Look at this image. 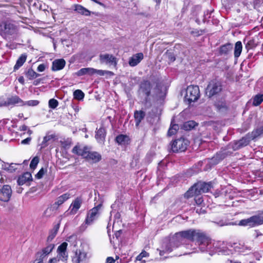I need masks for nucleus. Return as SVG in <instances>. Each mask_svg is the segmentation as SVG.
<instances>
[{"label":"nucleus","instance_id":"f257e3e1","mask_svg":"<svg viewBox=\"0 0 263 263\" xmlns=\"http://www.w3.org/2000/svg\"><path fill=\"white\" fill-rule=\"evenodd\" d=\"M184 239L192 241L196 240L201 252L207 251L211 246V239L205 232L198 229H189L175 233L169 240L164 242L162 249L159 250L160 255L162 256L165 253L171 252L182 244Z\"/></svg>","mask_w":263,"mask_h":263},{"label":"nucleus","instance_id":"f03ea898","mask_svg":"<svg viewBox=\"0 0 263 263\" xmlns=\"http://www.w3.org/2000/svg\"><path fill=\"white\" fill-rule=\"evenodd\" d=\"M72 152L81 156L90 164L97 163L102 159V156L99 153L91 151L87 146L81 147L79 145H76L72 148Z\"/></svg>","mask_w":263,"mask_h":263},{"label":"nucleus","instance_id":"7ed1b4c3","mask_svg":"<svg viewBox=\"0 0 263 263\" xmlns=\"http://www.w3.org/2000/svg\"><path fill=\"white\" fill-rule=\"evenodd\" d=\"M18 30V26L11 20H6L0 23V34L4 38L17 34Z\"/></svg>","mask_w":263,"mask_h":263},{"label":"nucleus","instance_id":"20e7f679","mask_svg":"<svg viewBox=\"0 0 263 263\" xmlns=\"http://www.w3.org/2000/svg\"><path fill=\"white\" fill-rule=\"evenodd\" d=\"M211 187V184L209 183L200 182L195 184L185 194L187 198L197 195L202 193L208 192Z\"/></svg>","mask_w":263,"mask_h":263},{"label":"nucleus","instance_id":"39448f33","mask_svg":"<svg viewBox=\"0 0 263 263\" xmlns=\"http://www.w3.org/2000/svg\"><path fill=\"white\" fill-rule=\"evenodd\" d=\"M68 244L66 242H63L57 249V255L50 258L47 263H60L64 262L67 260L68 255L66 249Z\"/></svg>","mask_w":263,"mask_h":263},{"label":"nucleus","instance_id":"423d86ee","mask_svg":"<svg viewBox=\"0 0 263 263\" xmlns=\"http://www.w3.org/2000/svg\"><path fill=\"white\" fill-rule=\"evenodd\" d=\"M200 96V91L199 87L197 85L189 86L186 90L185 100L189 104L191 102L197 101Z\"/></svg>","mask_w":263,"mask_h":263},{"label":"nucleus","instance_id":"0eeeda50","mask_svg":"<svg viewBox=\"0 0 263 263\" xmlns=\"http://www.w3.org/2000/svg\"><path fill=\"white\" fill-rule=\"evenodd\" d=\"M153 85L148 80H144L139 84L138 94L141 97H144L145 101H147L148 97L151 95Z\"/></svg>","mask_w":263,"mask_h":263},{"label":"nucleus","instance_id":"6e6552de","mask_svg":"<svg viewBox=\"0 0 263 263\" xmlns=\"http://www.w3.org/2000/svg\"><path fill=\"white\" fill-rule=\"evenodd\" d=\"M221 90V82L216 80H213L210 81L208 84L205 90V94L209 98H211L219 93Z\"/></svg>","mask_w":263,"mask_h":263},{"label":"nucleus","instance_id":"1a4fd4ad","mask_svg":"<svg viewBox=\"0 0 263 263\" xmlns=\"http://www.w3.org/2000/svg\"><path fill=\"white\" fill-rule=\"evenodd\" d=\"M189 144V141L184 138L177 139L171 144L172 151L174 153L184 152L186 149Z\"/></svg>","mask_w":263,"mask_h":263},{"label":"nucleus","instance_id":"9d476101","mask_svg":"<svg viewBox=\"0 0 263 263\" xmlns=\"http://www.w3.org/2000/svg\"><path fill=\"white\" fill-rule=\"evenodd\" d=\"M99 60L102 64L112 65L115 67L117 64V58L112 54L108 53L101 54L99 55Z\"/></svg>","mask_w":263,"mask_h":263},{"label":"nucleus","instance_id":"9b49d317","mask_svg":"<svg viewBox=\"0 0 263 263\" xmlns=\"http://www.w3.org/2000/svg\"><path fill=\"white\" fill-rule=\"evenodd\" d=\"M251 139L252 138L249 135H247L245 137H242L239 140L231 143L230 144V146L233 148L234 151H236L249 144Z\"/></svg>","mask_w":263,"mask_h":263},{"label":"nucleus","instance_id":"f8f14e48","mask_svg":"<svg viewBox=\"0 0 263 263\" xmlns=\"http://www.w3.org/2000/svg\"><path fill=\"white\" fill-rule=\"evenodd\" d=\"M0 200L4 202H8L12 195V190L9 185H4L0 191Z\"/></svg>","mask_w":263,"mask_h":263},{"label":"nucleus","instance_id":"ddd939ff","mask_svg":"<svg viewBox=\"0 0 263 263\" xmlns=\"http://www.w3.org/2000/svg\"><path fill=\"white\" fill-rule=\"evenodd\" d=\"M18 104L20 106L24 105V101L17 96H13L8 98L7 101L3 99L4 106Z\"/></svg>","mask_w":263,"mask_h":263},{"label":"nucleus","instance_id":"4468645a","mask_svg":"<svg viewBox=\"0 0 263 263\" xmlns=\"http://www.w3.org/2000/svg\"><path fill=\"white\" fill-rule=\"evenodd\" d=\"M251 227H254L263 224V211L250 217Z\"/></svg>","mask_w":263,"mask_h":263},{"label":"nucleus","instance_id":"2eb2a0df","mask_svg":"<svg viewBox=\"0 0 263 263\" xmlns=\"http://www.w3.org/2000/svg\"><path fill=\"white\" fill-rule=\"evenodd\" d=\"M82 203V199L80 197H78L75 199L74 201L71 203L69 208V214L71 215H74L77 213L78 210L80 208Z\"/></svg>","mask_w":263,"mask_h":263},{"label":"nucleus","instance_id":"dca6fc26","mask_svg":"<svg viewBox=\"0 0 263 263\" xmlns=\"http://www.w3.org/2000/svg\"><path fill=\"white\" fill-rule=\"evenodd\" d=\"M101 205L92 208L88 213L85 222L87 224H90L97 218L98 214V210Z\"/></svg>","mask_w":263,"mask_h":263},{"label":"nucleus","instance_id":"f3484780","mask_svg":"<svg viewBox=\"0 0 263 263\" xmlns=\"http://www.w3.org/2000/svg\"><path fill=\"white\" fill-rule=\"evenodd\" d=\"M87 260V253L80 250L76 252L72 258L73 263H85Z\"/></svg>","mask_w":263,"mask_h":263},{"label":"nucleus","instance_id":"a211bd4d","mask_svg":"<svg viewBox=\"0 0 263 263\" xmlns=\"http://www.w3.org/2000/svg\"><path fill=\"white\" fill-rule=\"evenodd\" d=\"M106 135V130L104 127H101L99 129L97 128L95 138L98 142L101 144L104 143L105 140Z\"/></svg>","mask_w":263,"mask_h":263},{"label":"nucleus","instance_id":"6ab92c4d","mask_svg":"<svg viewBox=\"0 0 263 263\" xmlns=\"http://www.w3.org/2000/svg\"><path fill=\"white\" fill-rule=\"evenodd\" d=\"M143 59V54L141 52L134 54L129 59L128 63L130 66L134 67L138 65Z\"/></svg>","mask_w":263,"mask_h":263},{"label":"nucleus","instance_id":"aec40b11","mask_svg":"<svg viewBox=\"0 0 263 263\" xmlns=\"http://www.w3.org/2000/svg\"><path fill=\"white\" fill-rule=\"evenodd\" d=\"M66 62L64 59H58L53 61L51 69L53 71L62 69L65 66Z\"/></svg>","mask_w":263,"mask_h":263},{"label":"nucleus","instance_id":"412c9836","mask_svg":"<svg viewBox=\"0 0 263 263\" xmlns=\"http://www.w3.org/2000/svg\"><path fill=\"white\" fill-rule=\"evenodd\" d=\"M32 180V175L29 172H26L20 176L17 179V183L19 185H22L26 182Z\"/></svg>","mask_w":263,"mask_h":263},{"label":"nucleus","instance_id":"4be33fe9","mask_svg":"<svg viewBox=\"0 0 263 263\" xmlns=\"http://www.w3.org/2000/svg\"><path fill=\"white\" fill-rule=\"evenodd\" d=\"M145 116V113L142 110H136L134 112V117L136 121V126H138L141 121Z\"/></svg>","mask_w":263,"mask_h":263},{"label":"nucleus","instance_id":"5701e85b","mask_svg":"<svg viewBox=\"0 0 263 263\" xmlns=\"http://www.w3.org/2000/svg\"><path fill=\"white\" fill-rule=\"evenodd\" d=\"M55 138L54 135H47L43 138V140L41 144V148H45L47 146L51 141H53Z\"/></svg>","mask_w":263,"mask_h":263},{"label":"nucleus","instance_id":"b1692460","mask_svg":"<svg viewBox=\"0 0 263 263\" xmlns=\"http://www.w3.org/2000/svg\"><path fill=\"white\" fill-rule=\"evenodd\" d=\"M17 165L16 163H11L4 162L2 164V169L5 170L9 173H13L16 170V166Z\"/></svg>","mask_w":263,"mask_h":263},{"label":"nucleus","instance_id":"393cba45","mask_svg":"<svg viewBox=\"0 0 263 263\" xmlns=\"http://www.w3.org/2000/svg\"><path fill=\"white\" fill-rule=\"evenodd\" d=\"M93 68H83L76 72L77 76L80 77L84 75H92Z\"/></svg>","mask_w":263,"mask_h":263},{"label":"nucleus","instance_id":"a878e982","mask_svg":"<svg viewBox=\"0 0 263 263\" xmlns=\"http://www.w3.org/2000/svg\"><path fill=\"white\" fill-rule=\"evenodd\" d=\"M74 11L78 13L85 16L90 14V11L80 5H76L74 6Z\"/></svg>","mask_w":263,"mask_h":263},{"label":"nucleus","instance_id":"bb28decb","mask_svg":"<svg viewBox=\"0 0 263 263\" xmlns=\"http://www.w3.org/2000/svg\"><path fill=\"white\" fill-rule=\"evenodd\" d=\"M27 59L26 54H22L17 59L15 65L14 66V70L18 69L25 62Z\"/></svg>","mask_w":263,"mask_h":263},{"label":"nucleus","instance_id":"cd10ccee","mask_svg":"<svg viewBox=\"0 0 263 263\" xmlns=\"http://www.w3.org/2000/svg\"><path fill=\"white\" fill-rule=\"evenodd\" d=\"M232 48L233 45L230 43H227L220 47V53L221 54H227Z\"/></svg>","mask_w":263,"mask_h":263},{"label":"nucleus","instance_id":"c85d7f7f","mask_svg":"<svg viewBox=\"0 0 263 263\" xmlns=\"http://www.w3.org/2000/svg\"><path fill=\"white\" fill-rule=\"evenodd\" d=\"M59 229V224L55 225L54 228L50 231L49 235L47 237V241H51L56 236L58 230Z\"/></svg>","mask_w":263,"mask_h":263},{"label":"nucleus","instance_id":"c756f323","mask_svg":"<svg viewBox=\"0 0 263 263\" xmlns=\"http://www.w3.org/2000/svg\"><path fill=\"white\" fill-rule=\"evenodd\" d=\"M70 198V194L69 193H65L62 195L59 196L57 199L55 204L58 205H60L63 204L65 201Z\"/></svg>","mask_w":263,"mask_h":263},{"label":"nucleus","instance_id":"7c9ffc66","mask_svg":"<svg viewBox=\"0 0 263 263\" xmlns=\"http://www.w3.org/2000/svg\"><path fill=\"white\" fill-rule=\"evenodd\" d=\"M242 46L240 41L236 43L234 48V57L238 58L240 56L242 51Z\"/></svg>","mask_w":263,"mask_h":263},{"label":"nucleus","instance_id":"2f4dec72","mask_svg":"<svg viewBox=\"0 0 263 263\" xmlns=\"http://www.w3.org/2000/svg\"><path fill=\"white\" fill-rule=\"evenodd\" d=\"M196 123L193 121H189L183 123L182 128L185 130H190L195 127Z\"/></svg>","mask_w":263,"mask_h":263},{"label":"nucleus","instance_id":"473e14b6","mask_svg":"<svg viewBox=\"0 0 263 263\" xmlns=\"http://www.w3.org/2000/svg\"><path fill=\"white\" fill-rule=\"evenodd\" d=\"M263 101V95L258 94L253 98V104L254 106H258Z\"/></svg>","mask_w":263,"mask_h":263},{"label":"nucleus","instance_id":"72a5a7b5","mask_svg":"<svg viewBox=\"0 0 263 263\" xmlns=\"http://www.w3.org/2000/svg\"><path fill=\"white\" fill-rule=\"evenodd\" d=\"M26 75L27 77L30 80H32L40 76V74L36 73L32 69H29L26 72Z\"/></svg>","mask_w":263,"mask_h":263},{"label":"nucleus","instance_id":"f704fd0d","mask_svg":"<svg viewBox=\"0 0 263 263\" xmlns=\"http://www.w3.org/2000/svg\"><path fill=\"white\" fill-rule=\"evenodd\" d=\"M47 255L45 254L42 250L37 252L35 254V257L36 261L40 262V263H43V260Z\"/></svg>","mask_w":263,"mask_h":263},{"label":"nucleus","instance_id":"c9c22d12","mask_svg":"<svg viewBox=\"0 0 263 263\" xmlns=\"http://www.w3.org/2000/svg\"><path fill=\"white\" fill-rule=\"evenodd\" d=\"M93 70L92 71V75L95 73H97L100 76H104L105 74H108L109 76H112L114 74V73L110 71L98 70V69H96L95 68H93Z\"/></svg>","mask_w":263,"mask_h":263},{"label":"nucleus","instance_id":"e433bc0d","mask_svg":"<svg viewBox=\"0 0 263 263\" xmlns=\"http://www.w3.org/2000/svg\"><path fill=\"white\" fill-rule=\"evenodd\" d=\"M74 98L78 100H82L84 97V93L80 89H77L73 92Z\"/></svg>","mask_w":263,"mask_h":263},{"label":"nucleus","instance_id":"4c0bfd02","mask_svg":"<svg viewBox=\"0 0 263 263\" xmlns=\"http://www.w3.org/2000/svg\"><path fill=\"white\" fill-rule=\"evenodd\" d=\"M54 245L53 243H50L46 247L43 248L41 250L47 255H49L54 249Z\"/></svg>","mask_w":263,"mask_h":263},{"label":"nucleus","instance_id":"58836bf2","mask_svg":"<svg viewBox=\"0 0 263 263\" xmlns=\"http://www.w3.org/2000/svg\"><path fill=\"white\" fill-rule=\"evenodd\" d=\"M128 137L123 135H120L116 137V142L120 144H124L127 140Z\"/></svg>","mask_w":263,"mask_h":263},{"label":"nucleus","instance_id":"ea45409f","mask_svg":"<svg viewBox=\"0 0 263 263\" xmlns=\"http://www.w3.org/2000/svg\"><path fill=\"white\" fill-rule=\"evenodd\" d=\"M179 129V126L177 124H173L168 129L167 135L171 136L175 134Z\"/></svg>","mask_w":263,"mask_h":263},{"label":"nucleus","instance_id":"a19ab883","mask_svg":"<svg viewBox=\"0 0 263 263\" xmlns=\"http://www.w3.org/2000/svg\"><path fill=\"white\" fill-rule=\"evenodd\" d=\"M39 162V158L37 156L34 157L31 160L30 164V167L31 169L34 170L37 166Z\"/></svg>","mask_w":263,"mask_h":263},{"label":"nucleus","instance_id":"79ce46f5","mask_svg":"<svg viewBox=\"0 0 263 263\" xmlns=\"http://www.w3.org/2000/svg\"><path fill=\"white\" fill-rule=\"evenodd\" d=\"M59 105L58 101L54 99H50L48 102V105L49 108L52 109L55 108Z\"/></svg>","mask_w":263,"mask_h":263},{"label":"nucleus","instance_id":"37998d69","mask_svg":"<svg viewBox=\"0 0 263 263\" xmlns=\"http://www.w3.org/2000/svg\"><path fill=\"white\" fill-rule=\"evenodd\" d=\"M148 253L145 251H143L137 257V260L141 261V263H145V260H142L143 257H146L148 256Z\"/></svg>","mask_w":263,"mask_h":263},{"label":"nucleus","instance_id":"c03bdc74","mask_svg":"<svg viewBox=\"0 0 263 263\" xmlns=\"http://www.w3.org/2000/svg\"><path fill=\"white\" fill-rule=\"evenodd\" d=\"M39 104V101L38 100H29L27 102H24V105H28L30 106H37Z\"/></svg>","mask_w":263,"mask_h":263},{"label":"nucleus","instance_id":"a18cd8bd","mask_svg":"<svg viewBox=\"0 0 263 263\" xmlns=\"http://www.w3.org/2000/svg\"><path fill=\"white\" fill-rule=\"evenodd\" d=\"M250 218L247 219H242L239 221V224L242 226H250L251 227V222Z\"/></svg>","mask_w":263,"mask_h":263},{"label":"nucleus","instance_id":"49530a36","mask_svg":"<svg viewBox=\"0 0 263 263\" xmlns=\"http://www.w3.org/2000/svg\"><path fill=\"white\" fill-rule=\"evenodd\" d=\"M250 218L247 219H242L239 221V224L242 226H250L251 227V222Z\"/></svg>","mask_w":263,"mask_h":263},{"label":"nucleus","instance_id":"de8ad7c7","mask_svg":"<svg viewBox=\"0 0 263 263\" xmlns=\"http://www.w3.org/2000/svg\"><path fill=\"white\" fill-rule=\"evenodd\" d=\"M166 58H168L170 62H174L176 58L173 53L166 51L164 54Z\"/></svg>","mask_w":263,"mask_h":263},{"label":"nucleus","instance_id":"09e8293b","mask_svg":"<svg viewBox=\"0 0 263 263\" xmlns=\"http://www.w3.org/2000/svg\"><path fill=\"white\" fill-rule=\"evenodd\" d=\"M250 250L251 248L243 246L242 247V248H240V250H238V251L240 253L245 255L248 254V251H250Z\"/></svg>","mask_w":263,"mask_h":263},{"label":"nucleus","instance_id":"8fccbe9b","mask_svg":"<svg viewBox=\"0 0 263 263\" xmlns=\"http://www.w3.org/2000/svg\"><path fill=\"white\" fill-rule=\"evenodd\" d=\"M45 171L43 168H42L39 172L35 175L37 179H41L43 177L44 174H45Z\"/></svg>","mask_w":263,"mask_h":263},{"label":"nucleus","instance_id":"3c124183","mask_svg":"<svg viewBox=\"0 0 263 263\" xmlns=\"http://www.w3.org/2000/svg\"><path fill=\"white\" fill-rule=\"evenodd\" d=\"M254 47V43L253 40L249 41L246 45V48L247 50L252 48Z\"/></svg>","mask_w":263,"mask_h":263},{"label":"nucleus","instance_id":"603ef678","mask_svg":"<svg viewBox=\"0 0 263 263\" xmlns=\"http://www.w3.org/2000/svg\"><path fill=\"white\" fill-rule=\"evenodd\" d=\"M52 209L51 208H47L44 212V215L45 217H49L51 215Z\"/></svg>","mask_w":263,"mask_h":263},{"label":"nucleus","instance_id":"864d4df0","mask_svg":"<svg viewBox=\"0 0 263 263\" xmlns=\"http://www.w3.org/2000/svg\"><path fill=\"white\" fill-rule=\"evenodd\" d=\"M224 157H225V156L223 155L222 154H217L216 157H214L212 158V160L213 161H214L215 159H217V158H218V161L217 162H215L216 163H218V162L219 160L223 159Z\"/></svg>","mask_w":263,"mask_h":263},{"label":"nucleus","instance_id":"5fc2aeb1","mask_svg":"<svg viewBox=\"0 0 263 263\" xmlns=\"http://www.w3.org/2000/svg\"><path fill=\"white\" fill-rule=\"evenodd\" d=\"M160 91V88H159V86L157 84L156 87L154 89L153 92V96L155 97H157L158 93Z\"/></svg>","mask_w":263,"mask_h":263},{"label":"nucleus","instance_id":"6e6d98bb","mask_svg":"<svg viewBox=\"0 0 263 263\" xmlns=\"http://www.w3.org/2000/svg\"><path fill=\"white\" fill-rule=\"evenodd\" d=\"M45 69V65L44 64H40L38 66L37 70L39 72H43Z\"/></svg>","mask_w":263,"mask_h":263},{"label":"nucleus","instance_id":"4d7b16f0","mask_svg":"<svg viewBox=\"0 0 263 263\" xmlns=\"http://www.w3.org/2000/svg\"><path fill=\"white\" fill-rule=\"evenodd\" d=\"M31 140V138L30 137L27 138L25 139H24L21 141V144H29Z\"/></svg>","mask_w":263,"mask_h":263},{"label":"nucleus","instance_id":"13d9d810","mask_svg":"<svg viewBox=\"0 0 263 263\" xmlns=\"http://www.w3.org/2000/svg\"><path fill=\"white\" fill-rule=\"evenodd\" d=\"M115 260L112 257H108L106 259V263H115Z\"/></svg>","mask_w":263,"mask_h":263},{"label":"nucleus","instance_id":"bf43d9fd","mask_svg":"<svg viewBox=\"0 0 263 263\" xmlns=\"http://www.w3.org/2000/svg\"><path fill=\"white\" fill-rule=\"evenodd\" d=\"M28 129V127L25 125H23L20 127V130L21 131H26Z\"/></svg>","mask_w":263,"mask_h":263},{"label":"nucleus","instance_id":"052dcab7","mask_svg":"<svg viewBox=\"0 0 263 263\" xmlns=\"http://www.w3.org/2000/svg\"><path fill=\"white\" fill-rule=\"evenodd\" d=\"M18 81L22 84H24V83H25L24 79V77L23 76L20 77L18 78Z\"/></svg>","mask_w":263,"mask_h":263},{"label":"nucleus","instance_id":"680f3d73","mask_svg":"<svg viewBox=\"0 0 263 263\" xmlns=\"http://www.w3.org/2000/svg\"><path fill=\"white\" fill-rule=\"evenodd\" d=\"M195 201L197 204H200L203 201V199L202 198H198V199H196Z\"/></svg>","mask_w":263,"mask_h":263},{"label":"nucleus","instance_id":"e2e57ef3","mask_svg":"<svg viewBox=\"0 0 263 263\" xmlns=\"http://www.w3.org/2000/svg\"><path fill=\"white\" fill-rule=\"evenodd\" d=\"M254 256L256 257V259L259 260L260 259V258L261 257V256L258 253H255L254 254Z\"/></svg>","mask_w":263,"mask_h":263},{"label":"nucleus","instance_id":"0e129e2a","mask_svg":"<svg viewBox=\"0 0 263 263\" xmlns=\"http://www.w3.org/2000/svg\"><path fill=\"white\" fill-rule=\"evenodd\" d=\"M196 211L197 213L199 214L204 213V210H202L201 209H200L199 210L198 209H197L196 210Z\"/></svg>","mask_w":263,"mask_h":263},{"label":"nucleus","instance_id":"69168bd1","mask_svg":"<svg viewBox=\"0 0 263 263\" xmlns=\"http://www.w3.org/2000/svg\"><path fill=\"white\" fill-rule=\"evenodd\" d=\"M72 107L76 112H78L79 111V107L78 106L73 105Z\"/></svg>","mask_w":263,"mask_h":263},{"label":"nucleus","instance_id":"338daca9","mask_svg":"<svg viewBox=\"0 0 263 263\" xmlns=\"http://www.w3.org/2000/svg\"><path fill=\"white\" fill-rule=\"evenodd\" d=\"M91 1L99 5H100V6H104V4L102 3L99 2L97 0H91Z\"/></svg>","mask_w":263,"mask_h":263},{"label":"nucleus","instance_id":"774afa93","mask_svg":"<svg viewBox=\"0 0 263 263\" xmlns=\"http://www.w3.org/2000/svg\"><path fill=\"white\" fill-rule=\"evenodd\" d=\"M253 4H254V8H256V7L258 4V0H253Z\"/></svg>","mask_w":263,"mask_h":263}]
</instances>
